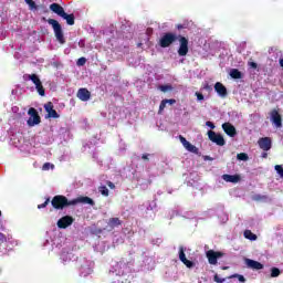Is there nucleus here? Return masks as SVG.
Listing matches in <instances>:
<instances>
[{"mask_svg":"<svg viewBox=\"0 0 283 283\" xmlns=\"http://www.w3.org/2000/svg\"><path fill=\"white\" fill-rule=\"evenodd\" d=\"M51 205L53 209L63 210L65 207H74L76 205H90L91 207H94L96 202H94V199L90 197H77L75 199L69 200L67 197L62 195H56L51 200Z\"/></svg>","mask_w":283,"mask_h":283,"instance_id":"obj_1","label":"nucleus"},{"mask_svg":"<svg viewBox=\"0 0 283 283\" xmlns=\"http://www.w3.org/2000/svg\"><path fill=\"white\" fill-rule=\"evenodd\" d=\"M46 21L49 25H52L56 41H59L61 45H65V35L63 34V28L61 27V23H59V21L55 19H48Z\"/></svg>","mask_w":283,"mask_h":283,"instance_id":"obj_2","label":"nucleus"},{"mask_svg":"<svg viewBox=\"0 0 283 283\" xmlns=\"http://www.w3.org/2000/svg\"><path fill=\"white\" fill-rule=\"evenodd\" d=\"M176 41H178V35L174 32H166L164 33L159 41H158V45L161 48H171V45H174V43H176Z\"/></svg>","mask_w":283,"mask_h":283,"instance_id":"obj_3","label":"nucleus"},{"mask_svg":"<svg viewBox=\"0 0 283 283\" xmlns=\"http://www.w3.org/2000/svg\"><path fill=\"white\" fill-rule=\"evenodd\" d=\"M177 40H179V56H187V54H189V39L182 35H177Z\"/></svg>","mask_w":283,"mask_h":283,"instance_id":"obj_4","label":"nucleus"},{"mask_svg":"<svg viewBox=\"0 0 283 283\" xmlns=\"http://www.w3.org/2000/svg\"><path fill=\"white\" fill-rule=\"evenodd\" d=\"M28 114L30 116V118L27 122V125H29V127H34V125L41 124V116L39 115V112L36 111V108L34 107L29 108Z\"/></svg>","mask_w":283,"mask_h":283,"instance_id":"obj_5","label":"nucleus"},{"mask_svg":"<svg viewBox=\"0 0 283 283\" xmlns=\"http://www.w3.org/2000/svg\"><path fill=\"white\" fill-rule=\"evenodd\" d=\"M208 138L209 140H211V143H214L219 147H224V145H227L224 137L221 134H217L213 130L208 132Z\"/></svg>","mask_w":283,"mask_h":283,"instance_id":"obj_6","label":"nucleus"},{"mask_svg":"<svg viewBox=\"0 0 283 283\" xmlns=\"http://www.w3.org/2000/svg\"><path fill=\"white\" fill-rule=\"evenodd\" d=\"M223 255L224 253L220 251L208 250L206 252V258L208 259L209 264H212L213 266L218 264V259L222 258Z\"/></svg>","mask_w":283,"mask_h":283,"instance_id":"obj_7","label":"nucleus"},{"mask_svg":"<svg viewBox=\"0 0 283 283\" xmlns=\"http://www.w3.org/2000/svg\"><path fill=\"white\" fill-rule=\"evenodd\" d=\"M179 140L181 145H184L185 149H187V151H190V154H197V155L200 154V150L198 149V147L189 143L187 138H185L182 135H179Z\"/></svg>","mask_w":283,"mask_h":283,"instance_id":"obj_8","label":"nucleus"},{"mask_svg":"<svg viewBox=\"0 0 283 283\" xmlns=\"http://www.w3.org/2000/svg\"><path fill=\"white\" fill-rule=\"evenodd\" d=\"M74 224V217L64 216L57 221L59 229H67V227H72Z\"/></svg>","mask_w":283,"mask_h":283,"instance_id":"obj_9","label":"nucleus"},{"mask_svg":"<svg viewBox=\"0 0 283 283\" xmlns=\"http://www.w3.org/2000/svg\"><path fill=\"white\" fill-rule=\"evenodd\" d=\"M179 260L185 264V266H187V269H193V266H196V263L187 259L184 247L179 248Z\"/></svg>","mask_w":283,"mask_h":283,"instance_id":"obj_10","label":"nucleus"},{"mask_svg":"<svg viewBox=\"0 0 283 283\" xmlns=\"http://www.w3.org/2000/svg\"><path fill=\"white\" fill-rule=\"evenodd\" d=\"M222 129L227 134V136H230V138H235V136H238V130L235 129V126H233L231 123H223Z\"/></svg>","mask_w":283,"mask_h":283,"instance_id":"obj_11","label":"nucleus"},{"mask_svg":"<svg viewBox=\"0 0 283 283\" xmlns=\"http://www.w3.org/2000/svg\"><path fill=\"white\" fill-rule=\"evenodd\" d=\"M258 145H259L260 149H262L263 151L271 150V147H272L271 137L260 138L259 142H258Z\"/></svg>","mask_w":283,"mask_h":283,"instance_id":"obj_12","label":"nucleus"},{"mask_svg":"<svg viewBox=\"0 0 283 283\" xmlns=\"http://www.w3.org/2000/svg\"><path fill=\"white\" fill-rule=\"evenodd\" d=\"M44 109L48 113V118H59V113L54 109V104L52 102H48L44 104Z\"/></svg>","mask_w":283,"mask_h":283,"instance_id":"obj_13","label":"nucleus"},{"mask_svg":"<svg viewBox=\"0 0 283 283\" xmlns=\"http://www.w3.org/2000/svg\"><path fill=\"white\" fill-rule=\"evenodd\" d=\"M245 264L249 269H253L254 271H262V269H264V264L251 259H247Z\"/></svg>","mask_w":283,"mask_h":283,"instance_id":"obj_14","label":"nucleus"},{"mask_svg":"<svg viewBox=\"0 0 283 283\" xmlns=\"http://www.w3.org/2000/svg\"><path fill=\"white\" fill-rule=\"evenodd\" d=\"M214 92H217V94H219V96H221L222 98H226L228 94L227 86L220 82H217L214 84Z\"/></svg>","mask_w":283,"mask_h":283,"instance_id":"obj_15","label":"nucleus"},{"mask_svg":"<svg viewBox=\"0 0 283 283\" xmlns=\"http://www.w3.org/2000/svg\"><path fill=\"white\" fill-rule=\"evenodd\" d=\"M77 98L84 102L90 101V98H92V93H90L87 88H80L77 91Z\"/></svg>","mask_w":283,"mask_h":283,"instance_id":"obj_16","label":"nucleus"},{"mask_svg":"<svg viewBox=\"0 0 283 283\" xmlns=\"http://www.w3.org/2000/svg\"><path fill=\"white\" fill-rule=\"evenodd\" d=\"M271 120L276 125L277 127H282V116L277 112V109H273L271 112Z\"/></svg>","mask_w":283,"mask_h":283,"instance_id":"obj_17","label":"nucleus"},{"mask_svg":"<svg viewBox=\"0 0 283 283\" xmlns=\"http://www.w3.org/2000/svg\"><path fill=\"white\" fill-rule=\"evenodd\" d=\"M50 10L52 12H54L55 14H57V17H62L63 13L65 12V9H63V7H61V4H59V3L50 4Z\"/></svg>","mask_w":283,"mask_h":283,"instance_id":"obj_18","label":"nucleus"},{"mask_svg":"<svg viewBox=\"0 0 283 283\" xmlns=\"http://www.w3.org/2000/svg\"><path fill=\"white\" fill-rule=\"evenodd\" d=\"M222 179L226 181V182H232V184H238L240 182L241 178H240V175H223L222 176Z\"/></svg>","mask_w":283,"mask_h":283,"instance_id":"obj_19","label":"nucleus"},{"mask_svg":"<svg viewBox=\"0 0 283 283\" xmlns=\"http://www.w3.org/2000/svg\"><path fill=\"white\" fill-rule=\"evenodd\" d=\"M107 224L111 229H116V227H120L123 224V221L118 217H115L108 219Z\"/></svg>","mask_w":283,"mask_h":283,"instance_id":"obj_20","label":"nucleus"},{"mask_svg":"<svg viewBox=\"0 0 283 283\" xmlns=\"http://www.w3.org/2000/svg\"><path fill=\"white\" fill-rule=\"evenodd\" d=\"M29 81H32V83L36 86L41 83V78L36 74H27L24 75Z\"/></svg>","mask_w":283,"mask_h":283,"instance_id":"obj_21","label":"nucleus"},{"mask_svg":"<svg viewBox=\"0 0 283 283\" xmlns=\"http://www.w3.org/2000/svg\"><path fill=\"white\" fill-rule=\"evenodd\" d=\"M62 19L66 21L67 25H74L75 18L73 13L67 14L64 12L62 15Z\"/></svg>","mask_w":283,"mask_h":283,"instance_id":"obj_22","label":"nucleus"},{"mask_svg":"<svg viewBox=\"0 0 283 283\" xmlns=\"http://www.w3.org/2000/svg\"><path fill=\"white\" fill-rule=\"evenodd\" d=\"M252 200H254L255 202H266V200H269V196H266V195H254L252 197Z\"/></svg>","mask_w":283,"mask_h":283,"instance_id":"obj_23","label":"nucleus"},{"mask_svg":"<svg viewBox=\"0 0 283 283\" xmlns=\"http://www.w3.org/2000/svg\"><path fill=\"white\" fill-rule=\"evenodd\" d=\"M243 235H244V238H245L247 240H251L252 242L255 241V240H258V235L254 234V233H252L251 230H245V231L243 232Z\"/></svg>","mask_w":283,"mask_h":283,"instance_id":"obj_24","label":"nucleus"},{"mask_svg":"<svg viewBox=\"0 0 283 283\" xmlns=\"http://www.w3.org/2000/svg\"><path fill=\"white\" fill-rule=\"evenodd\" d=\"M230 76H231V78H234V80L242 78V72H240V70H238V69H232L230 71Z\"/></svg>","mask_w":283,"mask_h":283,"instance_id":"obj_25","label":"nucleus"},{"mask_svg":"<svg viewBox=\"0 0 283 283\" xmlns=\"http://www.w3.org/2000/svg\"><path fill=\"white\" fill-rule=\"evenodd\" d=\"M35 90L40 96H45V88L43 87V82L35 85Z\"/></svg>","mask_w":283,"mask_h":283,"instance_id":"obj_26","label":"nucleus"},{"mask_svg":"<svg viewBox=\"0 0 283 283\" xmlns=\"http://www.w3.org/2000/svg\"><path fill=\"white\" fill-rule=\"evenodd\" d=\"M237 159L238 160H243L244 163H247V160H249V155L247 153H239L237 155Z\"/></svg>","mask_w":283,"mask_h":283,"instance_id":"obj_27","label":"nucleus"},{"mask_svg":"<svg viewBox=\"0 0 283 283\" xmlns=\"http://www.w3.org/2000/svg\"><path fill=\"white\" fill-rule=\"evenodd\" d=\"M10 240H12L11 235L7 237L4 233L0 232V242H1V244L6 243Z\"/></svg>","mask_w":283,"mask_h":283,"instance_id":"obj_28","label":"nucleus"},{"mask_svg":"<svg viewBox=\"0 0 283 283\" xmlns=\"http://www.w3.org/2000/svg\"><path fill=\"white\" fill-rule=\"evenodd\" d=\"M282 272L280 271V269H277V268H272L271 269V277H280V274H281Z\"/></svg>","mask_w":283,"mask_h":283,"instance_id":"obj_29","label":"nucleus"},{"mask_svg":"<svg viewBox=\"0 0 283 283\" xmlns=\"http://www.w3.org/2000/svg\"><path fill=\"white\" fill-rule=\"evenodd\" d=\"M98 191L99 193H102V196H105V197L109 196V189H107L105 186H101L98 188Z\"/></svg>","mask_w":283,"mask_h":283,"instance_id":"obj_30","label":"nucleus"},{"mask_svg":"<svg viewBox=\"0 0 283 283\" xmlns=\"http://www.w3.org/2000/svg\"><path fill=\"white\" fill-rule=\"evenodd\" d=\"M165 107H167V99L161 101V103L159 105L158 114H163V112H165Z\"/></svg>","mask_w":283,"mask_h":283,"instance_id":"obj_31","label":"nucleus"},{"mask_svg":"<svg viewBox=\"0 0 283 283\" xmlns=\"http://www.w3.org/2000/svg\"><path fill=\"white\" fill-rule=\"evenodd\" d=\"M50 168H51V169H54V165H53V164H50V163H45V164L42 166V170H43V171H50Z\"/></svg>","mask_w":283,"mask_h":283,"instance_id":"obj_32","label":"nucleus"},{"mask_svg":"<svg viewBox=\"0 0 283 283\" xmlns=\"http://www.w3.org/2000/svg\"><path fill=\"white\" fill-rule=\"evenodd\" d=\"M85 63H87V59H85V57H80V59L77 60V62H76V65H77L78 67H83V65H85Z\"/></svg>","mask_w":283,"mask_h":283,"instance_id":"obj_33","label":"nucleus"},{"mask_svg":"<svg viewBox=\"0 0 283 283\" xmlns=\"http://www.w3.org/2000/svg\"><path fill=\"white\" fill-rule=\"evenodd\" d=\"M274 169H275L276 174H279V176H281L283 178V168H282V166L281 165H276L274 167Z\"/></svg>","mask_w":283,"mask_h":283,"instance_id":"obj_34","label":"nucleus"},{"mask_svg":"<svg viewBox=\"0 0 283 283\" xmlns=\"http://www.w3.org/2000/svg\"><path fill=\"white\" fill-rule=\"evenodd\" d=\"M50 205V198H48L42 205L38 206V209H45Z\"/></svg>","mask_w":283,"mask_h":283,"instance_id":"obj_35","label":"nucleus"},{"mask_svg":"<svg viewBox=\"0 0 283 283\" xmlns=\"http://www.w3.org/2000/svg\"><path fill=\"white\" fill-rule=\"evenodd\" d=\"M213 280L217 283H224V279H221L218 274L214 275Z\"/></svg>","mask_w":283,"mask_h":283,"instance_id":"obj_36","label":"nucleus"},{"mask_svg":"<svg viewBox=\"0 0 283 283\" xmlns=\"http://www.w3.org/2000/svg\"><path fill=\"white\" fill-rule=\"evenodd\" d=\"M30 10H39V6H36V2H32L29 4Z\"/></svg>","mask_w":283,"mask_h":283,"instance_id":"obj_37","label":"nucleus"},{"mask_svg":"<svg viewBox=\"0 0 283 283\" xmlns=\"http://www.w3.org/2000/svg\"><path fill=\"white\" fill-rule=\"evenodd\" d=\"M233 277H238L239 282H247V279H244V276L241 274H235Z\"/></svg>","mask_w":283,"mask_h":283,"instance_id":"obj_38","label":"nucleus"},{"mask_svg":"<svg viewBox=\"0 0 283 283\" xmlns=\"http://www.w3.org/2000/svg\"><path fill=\"white\" fill-rule=\"evenodd\" d=\"M196 96H197V101H205V95H202V93L197 92Z\"/></svg>","mask_w":283,"mask_h":283,"instance_id":"obj_39","label":"nucleus"},{"mask_svg":"<svg viewBox=\"0 0 283 283\" xmlns=\"http://www.w3.org/2000/svg\"><path fill=\"white\" fill-rule=\"evenodd\" d=\"M168 90H171V86H169V85H161L160 86L161 92H167Z\"/></svg>","mask_w":283,"mask_h":283,"instance_id":"obj_40","label":"nucleus"},{"mask_svg":"<svg viewBox=\"0 0 283 283\" xmlns=\"http://www.w3.org/2000/svg\"><path fill=\"white\" fill-rule=\"evenodd\" d=\"M249 66H250L252 70H258V63H255V62H249Z\"/></svg>","mask_w":283,"mask_h":283,"instance_id":"obj_41","label":"nucleus"},{"mask_svg":"<svg viewBox=\"0 0 283 283\" xmlns=\"http://www.w3.org/2000/svg\"><path fill=\"white\" fill-rule=\"evenodd\" d=\"M207 127H210V129H216V124L212 122H206Z\"/></svg>","mask_w":283,"mask_h":283,"instance_id":"obj_42","label":"nucleus"},{"mask_svg":"<svg viewBox=\"0 0 283 283\" xmlns=\"http://www.w3.org/2000/svg\"><path fill=\"white\" fill-rule=\"evenodd\" d=\"M106 185L109 187V189H116V185H114L112 181H107Z\"/></svg>","mask_w":283,"mask_h":283,"instance_id":"obj_43","label":"nucleus"},{"mask_svg":"<svg viewBox=\"0 0 283 283\" xmlns=\"http://www.w3.org/2000/svg\"><path fill=\"white\" fill-rule=\"evenodd\" d=\"M143 160H149V154H144L142 155Z\"/></svg>","mask_w":283,"mask_h":283,"instance_id":"obj_44","label":"nucleus"},{"mask_svg":"<svg viewBox=\"0 0 283 283\" xmlns=\"http://www.w3.org/2000/svg\"><path fill=\"white\" fill-rule=\"evenodd\" d=\"M167 103L170 105H176V99H174V98L167 99Z\"/></svg>","mask_w":283,"mask_h":283,"instance_id":"obj_45","label":"nucleus"},{"mask_svg":"<svg viewBox=\"0 0 283 283\" xmlns=\"http://www.w3.org/2000/svg\"><path fill=\"white\" fill-rule=\"evenodd\" d=\"M185 29V25L182 24H177V30H184Z\"/></svg>","mask_w":283,"mask_h":283,"instance_id":"obj_46","label":"nucleus"},{"mask_svg":"<svg viewBox=\"0 0 283 283\" xmlns=\"http://www.w3.org/2000/svg\"><path fill=\"white\" fill-rule=\"evenodd\" d=\"M261 157H262V158H269V154L262 153Z\"/></svg>","mask_w":283,"mask_h":283,"instance_id":"obj_47","label":"nucleus"},{"mask_svg":"<svg viewBox=\"0 0 283 283\" xmlns=\"http://www.w3.org/2000/svg\"><path fill=\"white\" fill-rule=\"evenodd\" d=\"M24 1L30 6L34 0H24Z\"/></svg>","mask_w":283,"mask_h":283,"instance_id":"obj_48","label":"nucleus"},{"mask_svg":"<svg viewBox=\"0 0 283 283\" xmlns=\"http://www.w3.org/2000/svg\"><path fill=\"white\" fill-rule=\"evenodd\" d=\"M205 90H211V86H209V84H207V85L205 86Z\"/></svg>","mask_w":283,"mask_h":283,"instance_id":"obj_49","label":"nucleus"},{"mask_svg":"<svg viewBox=\"0 0 283 283\" xmlns=\"http://www.w3.org/2000/svg\"><path fill=\"white\" fill-rule=\"evenodd\" d=\"M227 268H223V271H226Z\"/></svg>","mask_w":283,"mask_h":283,"instance_id":"obj_50","label":"nucleus"},{"mask_svg":"<svg viewBox=\"0 0 283 283\" xmlns=\"http://www.w3.org/2000/svg\"><path fill=\"white\" fill-rule=\"evenodd\" d=\"M0 216H1V210H0Z\"/></svg>","mask_w":283,"mask_h":283,"instance_id":"obj_51","label":"nucleus"}]
</instances>
